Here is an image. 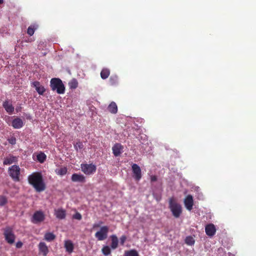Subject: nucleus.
Listing matches in <instances>:
<instances>
[{
  "label": "nucleus",
  "instance_id": "obj_27",
  "mask_svg": "<svg viewBox=\"0 0 256 256\" xmlns=\"http://www.w3.org/2000/svg\"><path fill=\"white\" fill-rule=\"evenodd\" d=\"M55 172L57 174L62 176L66 174L68 169L66 167H63L59 169H56Z\"/></svg>",
  "mask_w": 256,
  "mask_h": 256
},
{
  "label": "nucleus",
  "instance_id": "obj_31",
  "mask_svg": "<svg viewBox=\"0 0 256 256\" xmlns=\"http://www.w3.org/2000/svg\"><path fill=\"white\" fill-rule=\"evenodd\" d=\"M102 252L104 256H108L111 253L110 248L108 246H104L102 249Z\"/></svg>",
  "mask_w": 256,
  "mask_h": 256
},
{
  "label": "nucleus",
  "instance_id": "obj_24",
  "mask_svg": "<svg viewBox=\"0 0 256 256\" xmlns=\"http://www.w3.org/2000/svg\"><path fill=\"white\" fill-rule=\"evenodd\" d=\"M110 74V70L109 69L103 68L100 72V77L102 79L105 80L107 78Z\"/></svg>",
  "mask_w": 256,
  "mask_h": 256
},
{
  "label": "nucleus",
  "instance_id": "obj_8",
  "mask_svg": "<svg viewBox=\"0 0 256 256\" xmlns=\"http://www.w3.org/2000/svg\"><path fill=\"white\" fill-rule=\"evenodd\" d=\"M45 216L42 211H36L33 214L32 218V222L34 224H38L44 220Z\"/></svg>",
  "mask_w": 256,
  "mask_h": 256
},
{
  "label": "nucleus",
  "instance_id": "obj_30",
  "mask_svg": "<svg viewBox=\"0 0 256 256\" xmlns=\"http://www.w3.org/2000/svg\"><path fill=\"white\" fill-rule=\"evenodd\" d=\"M185 242L188 246H192L194 244L195 241L191 236H186L185 239Z\"/></svg>",
  "mask_w": 256,
  "mask_h": 256
},
{
  "label": "nucleus",
  "instance_id": "obj_14",
  "mask_svg": "<svg viewBox=\"0 0 256 256\" xmlns=\"http://www.w3.org/2000/svg\"><path fill=\"white\" fill-rule=\"evenodd\" d=\"M39 254H42L43 256H46L49 252L48 248L44 242H40L38 245Z\"/></svg>",
  "mask_w": 256,
  "mask_h": 256
},
{
  "label": "nucleus",
  "instance_id": "obj_39",
  "mask_svg": "<svg viewBox=\"0 0 256 256\" xmlns=\"http://www.w3.org/2000/svg\"><path fill=\"white\" fill-rule=\"evenodd\" d=\"M157 180V178L156 176H150V180L151 182H156Z\"/></svg>",
  "mask_w": 256,
  "mask_h": 256
},
{
  "label": "nucleus",
  "instance_id": "obj_25",
  "mask_svg": "<svg viewBox=\"0 0 256 256\" xmlns=\"http://www.w3.org/2000/svg\"><path fill=\"white\" fill-rule=\"evenodd\" d=\"M44 238L47 242H52L56 238V236L52 232H46L44 234Z\"/></svg>",
  "mask_w": 256,
  "mask_h": 256
},
{
  "label": "nucleus",
  "instance_id": "obj_41",
  "mask_svg": "<svg viewBox=\"0 0 256 256\" xmlns=\"http://www.w3.org/2000/svg\"><path fill=\"white\" fill-rule=\"evenodd\" d=\"M103 222L102 221H100L98 224H100V226L101 224H103Z\"/></svg>",
  "mask_w": 256,
  "mask_h": 256
},
{
  "label": "nucleus",
  "instance_id": "obj_42",
  "mask_svg": "<svg viewBox=\"0 0 256 256\" xmlns=\"http://www.w3.org/2000/svg\"><path fill=\"white\" fill-rule=\"evenodd\" d=\"M4 3V0H0V4Z\"/></svg>",
  "mask_w": 256,
  "mask_h": 256
},
{
  "label": "nucleus",
  "instance_id": "obj_15",
  "mask_svg": "<svg viewBox=\"0 0 256 256\" xmlns=\"http://www.w3.org/2000/svg\"><path fill=\"white\" fill-rule=\"evenodd\" d=\"M124 146L119 143L116 144L112 148L113 154L115 156H118L122 153Z\"/></svg>",
  "mask_w": 256,
  "mask_h": 256
},
{
  "label": "nucleus",
  "instance_id": "obj_18",
  "mask_svg": "<svg viewBox=\"0 0 256 256\" xmlns=\"http://www.w3.org/2000/svg\"><path fill=\"white\" fill-rule=\"evenodd\" d=\"M64 247L66 252L69 254L72 252L74 249V244L70 240H66L64 242Z\"/></svg>",
  "mask_w": 256,
  "mask_h": 256
},
{
  "label": "nucleus",
  "instance_id": "obj_22",
  "mask_svg": "<svg viewBox=\"0 0 256 256\" xmlns=\"http://www.w3.org/2000/svg\"><path fill=\"white\" fill-rule=\"evenodd\" d=\"M108 110L112 114H116L118 112V107L116 102H112L108 106Z\"/></svg>",
  "mask_w": 256,
  "mask_h": 256
},
{
  "label": "nucleus",
  "instance_id": "obj_6",
  "mask_svg": "<svg viewBox=\"0 0 256 256\" xmlns=\"http://www.w3.org/2000/svg\"><path fill=\"white\" fill-rule=\"evenodd\" d=\"M109 228L106 226L100 227V230L98 231L94 234L95 237L99 241H102L108 238Z\"/></svg>",
  "mask_w": 256,
  "mask_h": 256
},
{
  "label": "nucleus",
  "instance_id": "obj_36",
  "mask_svg": "<svg viewBox=\"0 0 256 256\" xmlns=\"http://www.w3.org/2000/svg\"><path fill=\"white\" fill-rule=\"evenodd\" d=\"M72 218L76 220H80L82 218V216L80 213L77 212L73 215Z\"/></svg>",
  "mask_w": 256,
  "mask_h": 256
},
{
  "label": "nucleus",
  "instance_id": "obj_35",
  "mask_svg": "<svg viewBox=\"0 0 256 256\" xmlns=\"http://www.w3.org/2000/svg\"><path fill=\"white\" fill-rule=\"evenodd\" d=\"M126 239L127 238L125 235L122 236L120 238V245L123 246L125 243Z\"/></svg>",
  "mask_w": 256,
  "mask_h": 256
},
{
  "label": "nucleus",
  "instance_id": "obj_3",
  "mask_svg": "<svg viewBox=\"0 0 256 256\" xmlns=\"http://www.w3.org/2000/svg\"><path fill=\"white\" fill-rule=\"evenodd\" d=\"M50 86L52 90H56L58 94H63L65 92V86L62 80L58 78H52L50 81Z\"/></svg>",
  "mask_w": 256,
  "mask_h": 256
},
{
  "label": "nucleus",
  "instance_id": "obj_13",
  "mask_svg": "<svg viewBox=\"0 0 256 256\" xmlns=\"http://www.w3.org/2000/svg\"><path fill=\"white\" fill-rule=\"evenodd\" d=\"M205 231L208 236H212L216 234V228L214 224H210L206 226Z\"/></svg>",
  "mask_w": 256,
  "mask_h": 256
},
{
  "label": "nucleus",
  "instance_id": "obj_11",
  "mask_svg": "<svg viewBox=\"0 0 256 256\" xmlns=\"http://www.w3.org/2000/svg\"><path fill=\"white\" fill-rule=\"evenodd\" d=\"M184 204L186 208L191 210L194 206V200L192 196L190 194L188 195L184 199Z\"/></svg>",
  "mask_w": 256,
  "mask_h": 256
},
{
  "label": "nucleus",
  "instance_id": "obj_9",
  "mask_svg": "<svg viewBox=\"0 0 256 256\" xmlns=\"http://www.w3.org/2000/svg\"><path fill=\"white\" fill-rule=\"evenodd\" d=\"M132 171L134 174V178L138 181L142 178V172L140 167L136 164H134L132 166Z\"/></svg>",
  "mask_w": 256,
  "mask_h": 256
},
{
  "label": "nucleus",
  "instance_id": "obj_38",
  "mask_svg": "<svg viewBox=\"0 0 256 256\" xmlns=\"http://www.w3.org/2000/svg\"><path fill=\"white\" fill-rule=\"evenodd\" d=\"M22 242L20 241H18L16 243V246L17 248H20L22 247Z\"/></svg>",
  "mask_w": 256,
  "mask_h": 256
},
{
  "label": "nucleus",
  "instance_id": "obj_1",
  "mask_svg": "<svg viewBox=\"0 0 256 256\" xmlns=\"http://www.w3.org/2000/svg\"><path fill=\"white\" fill-rule=\"evenodd\" d=\"M28 183L32 185L38 192L44 191L46 185L42 174L40 172H34L28 176Z\"/></svg>",
  "mask_w": 256,
  "mask_h": 256
},
{
  "label": "nucleus",
  "instance_id": "obj_5",
  "mask_svg": "<svg viewBox=\"0 0 256 256\" xmlns=\"http://www.w3.org/2000/svg\"><path fill=\"white\" fill-rule=\"evenodd\" d=\"M4 236L6 241L9 244L14 243L16 239V236L13 232L12 228L10 226H6L4 229Z\"/></svg>",
  "mask_w": 256,
  "mask_h": 256
},
{
  "label": "nucleus",
  "instance_id": "obj_4",
  "mask_svg": "<svg viewBox=\"0 0 256 256\" xmlns=\"http://www.w3.org/2000/svg\"><path fill=\"white\" fill-rule=\"evenodd\" d=\"M8 173L12 179L16 182H20V168L18 165H12L9 167Z\"/></svg>",
  "mask_w": 256,
  "mask_h": 256
},
{
  "label": "nucleus",
  "instance_id": "obj_32",
  "mask_svg": "<svg viewBox=\"0 0 256 256\" xmlns=\"http://www.w3.org/2000/svg\"><path fill=\"white\" fill-rule=\"evenodd\" d=\"M109 83L111 86H114L118 84V76H112L109 79Z\"/></svg>",
  "mask_w": 256,
  "mask_h": 256
},
{
  "label": "nucleus",
  "instance_id": "obj_10",
  "mask_svg": "<svg viewBox=\"0 0 256 256\" xmlns=\"http://www.w3.org/2000/svg\"><path fill=\"white\" fill-rule=\"evenodd\" d=\"M2 106L6 111L9 114H13L14 108L12 106V102L10 100H6L2 103Z\"/></svg>",
  "mask_w": 256,
  "mask_h": 256
},
{
  "label": "nucleus",
  "instance_id": "obj_33",
  "mask_svg": "<svg viewBox=\"0 0 256 256\" xmlns=\"http://www.w3.org/2000/svg\"><path fill=\"white\" fill-rule=\"evenodd\" d=\"M8 203V199L6 196H0V206H4Z\"/></svg>",
  "mask_w": 256,
  "mask_h": 256
},
{
  "label": "nucleus",
  "instance_id": "obj_34",
  "mask_svg": "<svg viewBox=\"0 0 256 256\" xmlns=\"http://www.w3.org/2000/svg\"><path fill=\"white\" fill-rule=\"evenodd\" d=\"M84 145L82 143L80 142H77L76 144H74V148L76 150H81L83 148Z\"/></svg>",
  "mask_w": 256,
  "mask_h": 256
},
{
  "label": "nucleus",
  "instance_id": "obj_17",
  "mask_svg": "<svg viewBox=\"0 0 256 256\" xmlns=\"http://www.w3.org/2000/svg\"><path fill=\"white\" fill-rule=\"evenodd\" d=\"M32 86L36 88V91L40 95H43L46 92V89L44 86L40 85V82L38 81L34 82L32 83Z\"/></svg>",
  "mask_w": 256,
  "mask_h": 256
},
{
  "label": "nucleus",
  "instance_id": "obj_21",
  "mask_svg": "<svg viewBox=\"0 0 256 256\" xmlns=\"http://www.w3.org/2000/svg\"><path fill=\"white\" fill-rule=\"evenodd\" d=\"M111 244L110 247L112 248L114 250L118 247V240L116 235L112 234L110 236Z\"/></svg>",
  "mask_w": 256,
  "mask_h": 256
},
{
  "label": "nucleus",
  "instance_id": "obj_19",
  "mask_svg": "<svg viewBox=\"0 0 256 256\" xmlns=\"http://www.w3.org/2000/svg\"><path fill=\"white\" fill-rule=\"evenodd\" d=\"M54 215L58 219H64L66 216V211L62 208L55 210Z\"/></svg>",
  "mask_w": 256,
  "mask_h": 256
},
{
  "label": "nucleus",
  "instance_id": "obj_2",
  "mask_svg": "<svg viewBox=\"0 0 256 256\" xmlns=\"http://www.w3.org/2000/svg\"><path fill=\"white\" fill-rule=\"evenodd\" d=\"M169 208L172 215L176 218L180 217L182 212V207L174 198H170L168 200Z\"/></svg>",
  "mask_w": 256,
  "mask_h": 256
},
{
  "label": "nucleus",
  "instance_id": "obj_26",
  "mask_svg": "<svg viewBox=\"0 0 256 256\" xmlns=\"http://www.w3.org/2000/svg\"><path fill=\"white\" fill-rule=\"evenodd\" d=\"M124 256H140V255L136 250H126L124 253Z\"/></svg>",
  "mask_w": 256,
  "mask_h": 256
},
{
  "label": "nucleus",
  "instance_id": "obj_12",
  "mask_svg": "<svg viewBox=\"0 0 256 256\" xmlns=\"http://www.w3.org/2000/svg\"><path fill=\"white\" fill-rule=\"evenodd\" d=\"M18 160V158L10 154L8 156L4 158V165H10L13 163L16 162Z\"/></svg>",
  "mask_w": 256,
  "mask_h": 256
},
{
  "label": "nucleus",
  "instance_id": "obj_37",
  "mask_svg": "<svg viewBox=\"0 0 256 256\" xmlns=\"http://www.w3.org/2000/svg\"><path fill=\"white\" fill-rule=\"evenodd\" d=\"M8 142L12 144H16V138L14 137H12L8 140Z\"/></svg>",
  "mask_w": 256,
  "mask_h": 256
},
{
  "label": "nucleus",
  "instance_id": "obj_16",
  "mask_svg": "<svg viewBox=\"0 0 256 256\" xmlns=\"http://www.w3.org/2000/svg\"><path fill=\"white\" fill-rule=\"evenodd\" d=\"M71 180L73 182H78L82 183L86 182V178L84 175L76 173L72 174Z\"/></svg>",
  "mask_w": 256,
  "mask_h": 256
},
{
  "label": "nucleus",
  "instance_id": "obj_20",
  "mask_svg": "<svg viewBox=\"0 0 256 256\" xmlns=\"http://www.w3.org/2000/svg\"><path fill=\"white\" fill-rule=\"evenodd\" d=\"M23 125V122L20 118H16L12 121V126L14 128H20L22 127Z\"/></svg>",
  "mask_w": 256,
  "mask_h": 256
},
{
  "label": "nucleus",
  "instance_id": "obj_40",
  "mask_svg": "<svg viewBox=\"0 0 256 256\" xmlns=\"http://www.w3.org/2000/svg\"><path fill=\"white\" fill-rule=\"evenodd\" d=\"M100 226V224H98V223L94 224H93V228H99Z\"/></svg>",
  "mask_w": 256,
  "mask_h": 256
},
{
  "label": "nucleus",
  "instance_id": "obj_7",
  "mask_svg": "<svg viewBox=\"0 0 256 256\" xmlns=\"http://www.w3.org/2000/svg\"><path fill=\"white\" fill-rule=\"evenodd\" d=\"M82 172L86 175L93 174L96 172V167L92 164H82L80 165Z\"/></svg>",
  "mask_w": 256,
  "mask_h": 256
},
{
  "label": "nucleus",
  "instance_id": "obj_29",
  "mask_svg": "<svg viewBox=\"0 0 256 256\" xmlns=\"http://www.w3.org/2000/svg\"><path fill=\"white\" fill-rule=\"evenodd\" d=\"M69 86L71 89H75L78 86V82L76 79L73 78L68 83Z\"/></svg>",
  "mask_w": 256,
  "mask_h": 256
},
{
  "label": "nucleus",
  "instance_id": "obj_28",
  "mask_svg": "<svg viewBox=\"0 0 256 256\" xmlns=\"http://www.w3.org/2000/svg\"><path fill=\"white\" fill-rule=\"evenodd\" d=\"M37 160L40 162V163H43L45 160H46V155L44 152H40L39 153L37 156Z\"/></svg>",
  "mask_w": 256,
  "mask_h": 256
},
{
  "label": "nucleus",
  "instance_id": "obj_23",
  "mask_svg": "<svg viewBox=\"0 0 256 256\" xmlns=\"http://www.w3.org/2000/svg\"><path fill=\"white\" fill-rule=\"evenodd\" d=\"M38 28V25L36 24H31L30 26H28L27 30V34L30 36H32L35 32V30Z\"/></svg>",
  "mask_w": 256,
  "mask_h": 256
}]
</instances>
